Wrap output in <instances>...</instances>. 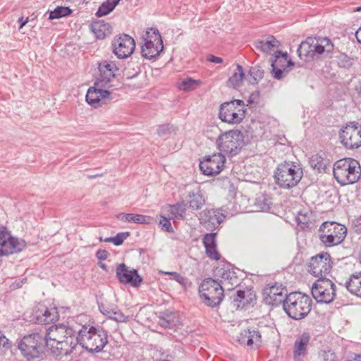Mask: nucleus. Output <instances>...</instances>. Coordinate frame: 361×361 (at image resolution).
I'll use <instances>...</instances> for the list:
<instances>
[{"label":"nucleus","mask_w":361,"mask_h":361,"mask_svg":"<svg viewBox=\"0 0 361 361\" xmlns=\"http://www.w3.org/2000/svg\"><path fill=\"white\" fill-rule=\"evenodd\" d=\"M99 72L94 86L89 87L85 99L88 104L94 108H98L112 99L111 92L104 88L111 87L110 82L115 78V71L118 70L112 61H102L98 63Z\"/></svg>","instance_id":"obj_1"},{"label":"nucleus","mask_w":361,"mask_h":361,"mask_svg":"<svg viewBox=\"0 0 361 361\" xmlns=\"http://www.w3.org/2000/svg\"><path fill=\"white\" fill-rule=\"evenodd\" d=\"M45 334L49 349L56 356L70 355L79 343L78 330L64 324L51 326Z\"/></svg>","instance_id":"obj_2"},{"label":"nucleus","mask_w":361,"mask_h":361,"mask_svg":"<svg viewBox=\"0 0 361 361\" xmlns=\"http://www.w3.org/2000/svg\"><path fill=\"white\" fill-rule=\"evenodd\" d=\"M78 345L89 353H99L108 343V332L101 326L83 325L78 330Z\"/></svg>","instance_id":"obj_3"},{"label":"nucleus","mask_w":361,"mask_h":361,"mask_svg":"<svg viewBox=\"0 0 361 361\" xmlns=\"http://www.w3.org/2000/svg\"><path fill=\"white\" fill-rule=\"evenodd\" d=\"M49 347L46 334L35 332L25 335L18 343V348L27 361L42 357Z\"/></svg>","instance_id":"obj_4"},{"label":"nucleus","mask_w":361,"mask_h":361,"mask_svg":"<svg viewBox=\"0 0 361 361\" xmlns=\"http://www.w3.org/2000/svg\"><path fill=\"white\" fill-rule=\"evenodd\" d=\"M303 176L302 169L293 161L279 164L274 174L275 183L281 189L290 190L300 182Z\"/></svg>","instance_id":"obj_5"},{"label":"nucleus","mask_w":361,"mask_h":361,"mask_svg":"<svg viewBox=\"0 0 361 361\" xmlns=\"http://www.w3.org/2000/svg\"><path fill=\"white\" fill-rule=\"evenodd\" d=\"M333 173L335 179L341 185L353 184L360 178L361 166L357 160L344 158L335 162Z\"/></svg>","instance_id":"obj_6"},{"label":"nucleus","mask_w":361,"mask_h":361,"mask_svg":"<svg viewBox=\"0 0 361 361\" xmlns=\"http://www.w3.org/2000/svg\"><path fill=\"white\" fill-rule=\"evenodd\" d=\"M287 315L295 320L305 318L312 310V300L306 294L300 292H292L286 296L283 307Z\"/></svg>","instance_id":"obj_7"},{"label":"nucleus","mask_w":361,"mask_h":361,"mask_svg":"<svg viewBox=\"0 0 361 361\" xmlns=\"http://www.w3.org/2000/svg\"><path fill=\"white\" fill-rule=\"evenodd\" d=\"M216 143L219 153L234 157L240 152L245 145L244 135L240 130H231L219 135Z\"/></svg>","instance_id":"obj_8"},{"label":"nucleus","mask_w":361,"mask_h":361,"mask_svg":"<svg viewBox=\"0 0 361 361\" xmlns=\"http://www.w3.org/2000/svg\"><path fill=\"white\" fill-rule=\"evenodd\" d=\"M346 234V227L335 221L324 222L319 229V238L326 247H333L341 243Z\"/></svg>","instance_id":"obj_9"},{"label":"nucleus","mask_w":361,"mask_h":361,"mask_svg":"<svg viewBox=\"0 0 361 361\" xmlns=\"http://www.w3.org/2000/svg\"><path fill=\"white\" fill-rule=\"evenodd\" d=\"M199 293L204 303L211 307L218 306L224 297L222 286L212 278L203 280L199 287Z\"/></svg>","instance_id":"obj_10"},{"label":"nucleus","mask_w":361,"mask_h":361,"mask_svg":"<svg viewBox=\"0 0 361 361\" xmlns=\"http://www.w3.org/2000/svg\"><path fill=\"white\" fill-rule=\"evenodd\" d=\"M336 285L326 277H319L313 283L312 295L319 303H330L336 296Z\"/></svg>","instance_id":"obj_11"},{"label":"nucleus","mask_w":361,"mask_h":361,"mask_svg":"<svg viewBox=\"0 0 361 361\" xmlns=\"http://www.w3.org/2000/svg\"><path fill=\"white\" fill-rule=\"evenodd\" d=\"M333 262L328 252H322L310 258L308 271L316 277H325L332 269Z\"/></svg>","instance_id":"obj_12"},{"label":"nucleus","mask_w":361,"mask_h":361,"mask_svg":"<svg viewBox=\"0 0 361 361\" xmlns=\"http://www.w3.org/2000/svg\"><path fill=\"white\" fill-rule=\"evenodd\" d=\"M25 247V240L14 238L10 232L0 229V256L20 252Z\"/></svg>","instance_id":"obj_13"},{"label":"nucleus","mask_w":361,"mask_h":361,"mask_svg":"<svg viewBox=\"0 0 361 361\" xmlns=\"http://www.w3.org/2000/svg\"><path fill=\"white\" fill-rule=\"evenodd\" d=\"M341 143L348 149H357L361 146V126L352 122L340 132Z\"/></svg>","instance_id":"obj_14"},{"label":"nucleus","mask_w":361,"mask_h":361,"mask_svg":"<svg viewBox=\"0 0 361 361\" xmlns=\"http://www.w3.org/2000/svg\"><path fill=\"white\" fill-rule=\"evenodd\" d=\"M225 162V155L221 153H217L205 156L203 160L200 161L199 166L203 174L214 176L222 171Z\"/></svg>","instance_id":"obj_15"},{"label":"nucleus","mask_w":361,"mask_h":361,"mask_svg":"<svg viewBox=\"0 0 361 361\" xmlns=\"http://www.w3.org/2000/svg\"><path fill=\"white\" fill-rule=\"evenodd\" d=\"M113 51L118 59L129 57L135 49V42L133 37L127 34H122L112 41Z\"/></svg>","instance_id":"obj_16"},{"label":"nucleus","mask_w":361,"mask_h":361,"mask_svg":"<svg viewBox=\"0 0 361 361\" xmlns=\"http://www.w3.org/2000/svg\"><path fill=\"white\" fill-rule=\"evenodd\" d=\"M32 320L38 324L54 323L59 318L58 309L56 307H47L39 304L36 306L32 314Z\"/></svg>","instance_id":"obj_17"},{"label":"nucleus","mask_w":361,"mask_h":361,"mask_svg":"<svg viewBox=\"0 0 361 361\" xmlns=\"http://www.w3.org/2000/svg\"><path fill=\"white\" fill-rule=\"evenodd\" d=\"M245 111L238 109L233 102H224L220 106L219 118L226 123L231 124L240 123L245 117Z\"/></svg>","instance_id":"obj_18"},{"label":"nucleus","mask_w":361,"mask_h":361,"mask_svg":"<svg viewBox=\"0 0 361 361\" xmlns=\"http://www.w3.org/2000/svg\"><path fill=\"white\" fill-rule=\"evenodd\" d=\"M288 295L286 287L276 284L266 288L263 292L264 301L271 306H279L281 304H283V306Z\"/></svg>","instance_id":"obj_19"},{"label":"nucleus","mask_w":361,"mask_h":361,"mask_svg":"<svg viewBox=\"0 0 361 361\" xmlns=\"http://www.w3.org/2000/svg\"><path fill=\"white\" fill-rule=\"evenodd\" d=\"M118 280L124 284H130L133 287H139L142 281V277L135 269H130L126 264H120L116 270Z\"/></svg>","instance_id":"obj_20"},{"label":"nucleus","mask_w":361,"mask_h":361,"mask_svg":"<svg viewBox=\"0 0 361 361\" xmlns=\"http://www.w3.org/2000/svg\"><path fill=\"white\" fill-rule=\"evenodd\" d=\"M311 335L309 332H303L296 336L293 345V358L294 361H302L308 355Z\"/></svg>","instance_id":"obj_21"},{"label":"nucleus","mask_w":361,"mask_h":361,"mask_svg":"<svg viewBox=\"0 0 361 361\" xmlns=\"http://www.w3.org/2000/svg\"><path fill=\"white\" fill-rule=\"evenodd\" d=\"M224 218L225 216L216 209H205L200 214V223L210 231L218 228Z\"/></svg>","instance_id":"obj_22"},{"label":"nucleus","mask_w":361,"mask_h":361,"mask_svg":"<svg viewBox=\"0 0 361 361\" xmlns=\"http://www.w3.org/2000/svg\"><path fill=\"white\" fill-rule=\"evenodd\" d=\"M216 274L221 278V283L228 290H231L233 285H238V279L231 264H226L221 267L216 268Z\"/></svg>","instance_id":"obj_23"},{"label":"nucleus","mask_w":361,"mask_h":361,"mask_svg":"<svg viewBox=\"0 0 361 361\" xmlns=\"http://www.w3.org/2000/svg\"><path fill=\"white\" fill-rule=\"evenodd\" d=\"M216 233L205 234L203 237L202 243L205 247L207 257L212 259L219 260L221 256L216 249Z\"/></svg>","instance_id":"obj_24"},{"label":"nucleus","mask_w":361,"mask_h":361,"mask_svg":"<svg viewBox=\"0 0 361 361\" xmlns=\"http://www.w3.org/2000/svg\"><path fill=\"white\" fill-rule=\"evenodd\" d=\"M179 319L175 312L166 310L159 312V324L165 329H175L179 324Z\"/></svg>","instance_id":"obj_25"},{"label":"nucleus","mask_w":361,"mask_h":361,"mask_svg":"<svg viewBox=\"0 0 361 361\" xmlns=\"http://www.w3.org/2000/svg\"><path fill=\"white\" fill-rule=\"evenodd\" d=\"M313 42L314 39L309 37L300 43L297 50L300 59L306 62L314 59Z\"/></svg>","instance_id":"obj_26"},{"label":"nucleus","mask_w":361,"mask_h":361,"mask_svg":"<svg viewBox=\"0 0 361 361\" xmlns=\"http://www.w3.org/2000/svg\"><path fill=\"white\" fill-rule=\"evenodd\" d=\"M90 30L97 39H102L112 32V27L104 20H96L91 23Z\"/></svg>","instance_id":"obj_27"},{"label":"nucleus","mask_w":361,"mask_h":361,"mask_svg":"<svg viewBox=\"0 0 361 361\" xmlns=\"http://www.w3.org/2000/svg\"><path fill=\"white\" fill-rule=\"evenodd\" d=\"M353 295L361 298V271L352 274L344 284L339 283Z\"/></svg>","instance_id":"obj_28"},{"label":"nucleus","mask_w":361,"mask_h":361,"mask_svg":"<svg viewBox=\"0 0 361 361\" xmlns=\"http://www.w3.org/2000/svg\"><path fill=\"white\" fill-rule=\"evenodd\" d=\"M167 212L170 219L173 220H185L186 219V204L184 201H180L174 204L167 206Z\"/></svg>","instance_id":"obj_29"},{"label":"nucleus","mask_w":361,"mask_h":361,"mask_svg":"<svg viewBox=\"0 0 361 361\" xmlns=\"http://www.w3.org/2000/svg\"><path fill=\"white\" fill-rule=\"evenodd\" d=\"M163 49V43L157 44L150 42H145L141 47V54L145 59H152L159 55Z\"/></svg>","instance_id":"obj_30"},{"label":"nucleus","mask_w":361,"mask_h":361,"mask_svg":"<svg viewBox=\"0 0 361 361\" xmlns=\"http://www.w3.org/2000/svg\"><path fill=\"white\" fill-rule=\"evenodd\" d=\"M116 217L122 221L133 222L140 224H150L153 221L152 216L138 214L121 213L118 214Z\"/></svg>","instance_id":"obj_31"},{"label":"nucleus","mask_w":361,"mask_h":361,"mask_svg":"<svg viewBox=\"0 0 361 361\" xmlns=\"http://www.w3.org/2000/svg\"><path fill=\"white\" fill-rule=\"evenodd\" d=\"M274 66L286 70L288 67L293 66L294 63L288 59L287 52L277 51L274 53V56L271 58V66Z\"/></svg>","instance_id":"obj_32"},{"label":"nucleus","mask_w":361,"mask_h":361,"mask_svg":"<svg viewBox=\"0 0 361 361\" xmlns=\"http://www.w3.org/2000/svg\"><path fill=\"white\" fill-rule=\"evenodd\" d=\"M309 164L311 168L319 172L326 171V169L330 166L329 161L325 158L324 152L312 155L309 159Z\"/></svg>","instance_id":"obj_33"},{"label":"nucleus","mask_w":361,"mask_h":361,"mask_svg":"<svg viewBox=\"0 0 361 361\" xmlns=\"http://www.w3.org/2000/svg\"><path fill=\"white\" fill-rule=\"evenodd\" d=\"M255 297L251 292L247 291V293L245 290H238L235 293H233L232 295L230 296L231 299L233 300L234 302V305L237 307H240V304L242 303V306H245V305L250 303L252 300V298Z\"/></svg>","instance_id":"obj_34"},{"label":"nucleus","mask_w":361,"mask_h":361,"mask_svg":"<svg viewBox=\"0 0 361 361\" xmlns=\"http://www.w3.org/2000/svg\"><path fill=\"white\" fill-rule=\"evenodd\" d=\"M188 197L189 198L188 204L189 205V208L192 210H199L205 204V200L200 190L196 192H189Z\"/></svg>","instance_id":"obj_35"},{"label":"nucleus","mask_w":361,"mask_h":361,"mask_svg":"<svg viewBox=\"0 0 361 361\" xmlns=\"http://www.w3.org/2000/svg\"><path fill=\"white\" fill-rule=\"evenodd\" d=\"M333 47V44L329 38H323L321 39V43H319V41L314 39V42H313L314 57L323 54L324 51L331 52Z\"/></svg>","instance_id":"obj_36"},{"label":"nucleus","mask_w":361,"mask_h":361,"mask_svg":"<svg viewBox=\"0 0 361 361\" xmlns=\"http://www.w3.org/2000/svg\"><path fill=\"white\" fill-rule=\"evenodd\" d=\"M244 80H246V75L243 66L238 63L235 71L228 79V82L232 85L233 87L238 88L242 86Z\"/></svg>","instance_id":"obj_37"},{"label":"nucleus","mask_w":361,"mask_h":361,"mask_svg":"<svg viewBox=\"0 0 361 361\" xmlns=\"http://www.w3.org/2000/svg\"><path fill=\"white\" fill-rule=\"evenodd\" d=\"M264 76V71L257 66L250 68L248 73L246 75V80L250 85H257Z\"/></svg>","instance_id":"obj_38"},{"label":"nucleus","mask_w":361,"mask_h":361,"mask_svg":"<svg viewBox=\"0 0 361 361\" xmlns=\"http://www.w3.org/2000/svg\"><path fill=\"white\" fill-rule=\"evenodd\" d=\"M269 39L267 41L261 40L256 42V48L264 53H268L272 48L279 47L280 43L274 36H270Z\"/></svg>","instance_id":"obj_39"},{"label":"nucleus","mask_w":361,"mask_h":361,"mask_svg":"<svg viewBox=\"0 0 361 361\" xmlns=\"http://www.w3.org/2000/svg\"><path fill=\"white\" fill-rule=\"evenodd\" d=\"M142 39L144 42H150L157 44H158V43H160V44L163 43L161 33L156 27L149 28L142 36Z\"/></svg>","instance_id":"obj_40"},{"label":"nucleus","mask_w":361,"mask_h":361,"mask_svg":"<svg viewBox=\"0 0 361 361\" xmlns=\"http://www.w3.org/2000/svg\"><path fill=\"white\" fill-rule=\"evenodd\" d=\"M312 214L311 212L300 211L298 212L297 216V222L300 228L303 230L309 229L312 228V222L311 217Z\"/></svg>","instance_id":"obj_41"},{"label":"nucleus","mask_w":361,"mask_h":361,"mask_svg":"<svg viewBox=\"0 0 361 361\" xmlns=\"http://www.w3.org/2000/svg\"><path fill=\"white\" fill-rule=\"evenodd\" d=\"M271 205V198L267 195L261 194L255 199V206L262 211H269Z\"/></svg>","instance_id":"obj_42"},{"label":"nucleus","mask_w":361,"mask_h":361,"mask_svg":"<svg viewBox=\"0 0 361 361\" xmlns=\"http://www.w3.org/2000/svg\"><path fill=\"white\" fill-rule=\"evenodd\" d=\"M200 84L201 81L200 80H195L191 78H187L178 83V87L180 90L190 92L195 90L198 86L200 85Z\"/></svg>","instance_id":"obj_43"},{"label":"nucleus","mask_w":361,"mask_h":361,"mask_svg":"<svg viewBox=\"0 0 361 361\" xmlns=\"http://www.w3.org/2000/svg\"><path fill=\"white\" fill-rule=\"evenodd\" d=\"M117 5L114 4L113 0H106L99 7L95 15L97 17H102L109 14Z\"/></svg>","instance_id":"obj_44"},{"label":"nucleus","mask_w":361,"mask_h":361,"mask_svg":"<svg viewBox=\"0 0 361 361\" xmlns=\"http://www.w3.org/2000/svg\"><path fill=\"white\" fill-rule=\"evenodd\" d=\"M72 13L69 7L58 6L54 11H50L48 19H59L62 17L68 16Z\"/></svg>","instance_id":"obj_45"},{"label":"nucleus","mask_w":361,"mask_h":361,"mask_svg":"<svg viewBox=\"0 0 361 361\" xmlns=\"http://www.w3.org/2000/svg\"><path fill=\"white\" fill-rule=\"evenodd\" d=\"M116 307L117 306L114 304L107 302H101L98 304L100 312L108 317L111 316L112 313H114V310L116 309Z\"/></svg>","instance_id":"obj_46"},{"label":"nucleus","mask_w":361,"mask_h":361,"mask_svg":"<svg viewBox=\"0 0 361 361\" xmlns=\"http://www.w3.org/2000/svg\"><path fill=\"white\" fill-rule=\"evenodd\" d=\"M170 219V217L166 218L164 216H161V219L159 222V225L162 231L168 233H173L174 230L172 227Z\"/></svg>","instance_id":"obj_47"},{"label":"nucleus","mask_w":361,"mask_h":361,"mask_svg":"<svg viewBox=\"0 0 361 361\" xmlns=\"http://www.w3.org/2000/svg\"><path fill=\"white\" fill-rule=\"evenodd\" d=\"M11 347V343L9 339L5 336L2 331H0V354L4 353L9 350Z\"/></svg>","instance_id":"obj_48"},{"label":"nucleus","mask_w":361,"mask_h":361,"mask_svg":"<svg viewBox=\"0 0 361 361\" xmlns=\"http://www.w3.org/2000/svg\"><path fill=\"white\" fill-rule=\"evenodd\" d=\"M111 316L109 318L114 320L117 322H127L129 320V317L126 316L120 310L118 309V307H116V309L114 310Z\"/></svg>","instance_id":"obj_49"},{"label":"nucleus","mask_w":361,"mask_h":361,"mask_svg":"<svg viewBox=\"0 0 361 361\" xmlns=\"http://www.w3.org/2000/svg\"><path fill=\"white\" fill-rule=\"evenodd\" d=\"M288 69L283 70V68L277 67L276 66H271V73L273 77L276 80H281L284 77V73H287Z\"/></svg>","instance_id":"obj_50"},{"label":"nucleus","mask_w":361,"mask_h":361,"mask_svg":"<svg viewBox=\"0 0 361 361\" xmlns=\"http://www.w3.org/2000/svg\"><path fill=\"white\" fill-rule=\"evenodd\" d=\"M130 235V232H121L114 238V244L115 245H121L123 241Z\"/></svg>","instance_id":"obj_51"},{"label":"nucleus","mask_w":361,"mask_h":361,"mask_svg":"<svg viewBox=\"0 0 361 361\" xmlns=\"http://www.w3.org/2000/svg\"><path fill=\"white\" fill-rule=\"evenodd\" d=\"M173 126L170 124H164L159 126L157 128V134L159 136H165L171 132Z\"/></svg>","instance_id":"obj_52"},{"label":"nucleus","mask_w":361,"mask_h":361,"mask_svg":"<svg viewBox=\"0 0 361 361\" xmlns=\"http://www.w3.org/2000/svg\"><path fill=\"white\" fill-rule=\"evenodd\" d=\"M338 59L340 66L346 67L351 64V59L345 54H341Z\"/></svg>","instance_id":"obj_53"},{"label":"nucleus","mask_w":361,"mask_h":361,"mask_svg":"<svg viewBox=\"0 0 361 361\" xmlns=\"http://www.w3.org/2000/svg\"><path fill=\"white\" fill-rule=\"evenodd\" d=\"M260 93L259 91L257 90L253 92L247 99V103L250 105L257 104L259 101Z\"/></svg>","instance_id":"obj_54"},{"label":"nucleus","mask_w":361,"mask_h":361,"mask_svg":"<svg viewBox=\"0 0 361 361\" xmlns=\"http://www.w3.org/2000/svg\"><path fill=\"white\" fill-rule=\"evenodd\" d=\"M166 274L171 276V279L175 280L180 284L184 285L185 283V279L183 276H182L180 274L177 272H167Z\"/></svg>","instance_id":"obj_55"},{"label":"nucleus","mask_w":361,"mask_h":361,"mask_svg":"<svg viewBox=\"0 0 361 361\" xmlns=\"http://www.w3.org/2000/svg\"><path fill=\"white\" fill-rule=\"evenodd\" d=\"M323 357L324 361H336V356L331 350H328L323 352Z\"/></svg>","instance_id":"obj_56"},{"label":"nucleus","mask_w":361,"mask_h":361,"mask_svg":"<svg viewBox=\"0 0 361 361\" xmlns=\"http://www.w3.org/2000/svg\"><path fill=\"white\" fill-rule=\"evenodd\" d=\"M353 228L357 234H361V215L353 221Z\"/></svg>","instance_id":"obj_57"},{"label":"nucleus","mask_w":361,"mask_h":361,"mask_svg":"<svg viewBox=\"0 0 361 361\" xmlns=\"http://www.w3.org/2000/svg\"><path fill=\"white\" fill-rule=\"evenodd\" d=\"M108 256H109V252L106 250H98L96 252V257L100 261L106 259Z\"/></svg>","instance_id":"obj_58"},{"label":"nucleus","mask_w":361,"mask_h":361,"mask_svg":"<svg viewBox=\"0 0 361 361\" xmlns=\"http://www.w3.org/2000/svg\"><path fill=\"white\" fill-rule=\"evenodd\" d=\"M248 334H249V329L244 330L243 331H242L240 333V336H238V341L240 344L245 345L246 340H247V336Z\"/></svg>","instance_id":"obj_59"},{"label":"nucleus","mask_w":361,"mask_h":361,"mask_svg":"<svg viewBox=\"0 0 361 361\" xmlns=\"http://www.w3.org/2000/svg\"><path fill=\"white\" fill-rule=\"evenodd\" d=\"M207 61L214 63H221L224 61L222 58L214 55H209L207 57Z\"/></svg>","instance_id":"obj_60"},{"label":"nucleus","mask_w":361,"mask_h":361,"mask_svg":"<svg viewBox=\"0 0 361 361\" xmlns=\"http://www.w3.org/2000/svg\"><path fill=\"white\" fill-rule=\"evenodd\" d=\"M252 332L251 331V329H249V334L247 336V340L245 343V345L248 346H252L254 343L255 336L252 335Z\"/></svg>","instance_id":"obj_61"},{"label":"nucleus","mask_w":361,"mask_h":361,"mask_svg":"<svg viewBox=\"0 0 361 361\" xmlns=\"http://www.w3.org/2000/svg\"><path fill=\"white\" fill-rule=\"evenodd\" d=\"M18 22L20 23L19 30H21L27 23L30 22V17H27L24 19L23 16L18 18Z\"/></svg>","instance_id":"obj_62"},{"label":"nucleus","mask_w":361,"mask_h":361,"mask_svg":"<svg viewBox=\"0 0 361 361\" xmlns=\"http://www.w3.org/2000/svg\"><path fill=\"white\" fill-rule=\"evenodd\" d=\"M230 102H233V105L237 106L238 109H244V102L240 99H234L231 101Z\"/></svg>","instance_id":"obj_63"},{"label":"nucleus","mask_w":361,"mask_h":361,"mask_svg":"<svg viewBox=\"0 0 361 361\" xmlns=\"http://www.w3.org/2000/svg\"><path fill=\"white\" fill-rule=\"evenodd\" d=\"M347 361H361V354H355Z\"/></svg>","instance_id":"obj_64"}]
</instances>
